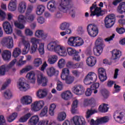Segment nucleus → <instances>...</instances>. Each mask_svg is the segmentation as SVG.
Returning a JSON list of instances; mask_svg holds the SVG:
<instances>
[{
  "label": "nucleus",
  "instance_id": "f257e3e1",
  "mask_svg": "<svg viewBox=\"0 0 125 125\" xmlns=\"http://www.w3.org/2000/svg\"><path fill=\"white\" fill-rule=\"evenodd\" d=\"M59 10L64 13L69 11L71 17L74 18L76 16L77 8L74 7V5L72 3V0H62L59 5Z\"/></svg>",
  "mask_w": 125,
  "mask_h": 125
},
{
  "label": "nucleus",
  "instance_id": "f03ea898",
  "mask_svg": "<svg viewBox=\"0 0 125 125\" xmlns=\"http://www.w3.org/2000/svg\"><path fill=\"white\" fill-rule=\"evenodd\" d=\"M34 9V6L32 5H28L25 12V16L20 15L18 17L19 22L21 23H26V22H33L36 18V16L34 14H32Z\"/></svg>",
  "mask_w": 125,
  "mask_h": 125
},
{
  "label": "nucleus",
  "instance_id": "7ed1b4c3",
  "mask_svg": "<svg viewBox=\"0 0 125 125\" xmlns=\"http://www.w3.org/2000/svg\"><path fill=\"white\" fill-rule=\"evenodd\" d=\"M103 52V39L98 38L95 42V47L93 48V53L95 56H100Z\"/></svg>",
  "mask_w": 125,
  "mask_h": 125
},
{
  "label": "nucleus",
  "instance_id": "20e7f679",
  "mask_svg": "<svg viewBox=\"0 0 125 125\" xmlns=\"http://www.w3.org/2000/svg\"><path fill=\"white\" fill-rule=\"evenodd\" d=\"M84 43L83 40L79 37L71 36L69 37L67 41V44L70 46L74 47H78L82 46Z\"/></svg>",
  "mask_w": 125,
  "mask_h": 125
},
{
  "label": "nucleus",
  "instance_id": "39448f33",
  "mask_svg": "<svg viewBox=\"0 0 125 125\" xmlns=\"http://www.w3.org/2000/svg\"><path fill=\"white\" fill-rule=\"evenodd\" d=\"M70 70L69 69L65 68L62 70L61 78L62 81H65L67 84H71L73 83L75 81V77L74 76H70Z\"/></svg>",
  "mask_w": 125,
  "mask_h": 125
},
{
  "label": "nucleus",
  "instance_id": "423d86ee",
  "mask_svg": "<svg viewBox=\"0 0 125 125\" xmlns=\"http://www.w3.org/2000/svg\"><path fill=\"white\" fill-rule=\"evenodd\" d=\"M90 16L93 17V16H96V17H100V16H103L104 15V12L101 10V7H97L96 4H93L92 6L90 7Z\"/></svg>",
  "mask_w": 125,
  "mask_h": 125
},
{
  "label": "nucleus",
  "instance_id": "0eeeda50",
  "mask_svg": "<svg viewBox=\"0 0 125 125\" xmlns=\"http://www.w3.org/2000/svg\"><path fill=\"white\" fill-rule=\"evenodd\" d=\"M125 111H119L117 110L113 114V118L117 123H119V124H125Z\"/></svg>",
  "mask_w": 125,
  "mask_h": 125
},
{
  "label": "nucleus",
  "instance_id": "6e6552de",
  "mask_svg": "<svg viewBox=\"0 0 125 125\" xmlns=\"http://www.w3.org/2000/svg\"><path fill=\"white\" fill-rule=\"evenodd\" d=\"M87 30L88 35L91 38H95L98 35V27L95 24H88L87 27Z\"/></svg>",
  "mask_w": 125,
  "mask_h": 125
},
{
  "label": "nucleus",
  "instance_id": "1a4fd4ad",
  "mask_svg": "<svg viewBox=\"0 0 125 125\" xmlns=\"http://www.w3.org/2000/svg\"><path fill=\"white\" fill-rule=\"evenodd\" d=\"M97 80V75L94 72H89L85 77L84 79V83L87 85L92 83H95Z\"/></svg>",
  "mask_w": 125,
  "mask_h": 125
},
{
  "label": "nucleus",
  "instance_id": "9d476101",
  "mask_svg": "<svg viewBox=\"0 0 125 125\" xmlns=\"http://www.w3.org/2000/svg\"><path fill=\"white\" fill-rule=\"evenodd\" d=\"M116 23V18L113 14L106 16L104 19V25L106 29H110Z\"/></svg>",
  "mask_w": 125,
  "mask_h": 125
},
{
  "label": "nucleus",
  "instance_id": "9b49d317",
  "mask_svg": "<svg viewBox=\"0 0 125 125\" xmlns=\"http://www.w3.org/2000/svg\"><path fill=\"white\" fill-rule=\"evenodd\" d=\"M16 59L13 60L9 64L2 65L0 67V77L4 76L5 72H8L10 69H11L15 64H16Z\"/></svg>",
  "mask_w": 125,
  "mask_h": 125
},
{
  "label": "nucleus",
  "instance_id": "f8f14e48",
  "mask_svg": "<svg viewBox=\"0 0 125 125\" xmlns=\"http://www.w3.org/2000/svg\"><path fill=\"white\" fill-rule=\"evenodd\" d=\"M1 43L3 45H5L7 48H12L14 46L13 38L10 36L4 38L1 41Z\"/></svg>",
  "mask_w": 125,
  "mask_h": 125
},
{
  "label": "nucleus",
  "instance_id": "ddd939ff",
  "mask_svg": "<svg viewBox=\"0 0 125 125\" xmlns=\"http://www.w3.org/2000/svg\"><path fill=\"white\" fill-rule=\"evenodd\" d=\"M44 106L43 101H36L31 104V108L35 112L40 111Z\"/></svg>",
  "mask_w": 125,
  "mask_h": 125
},
{
  "label": "nucleus",
  "instance_id": "4468645a",
  "mask_svg": "<svg viewBox=\"0 0 125 125\" xmlns=\"http://www.w3.org/2000/svg\"><path fill=\"white\" fill-rule=\"evenodd\" d=\"M109 122V118L107 117H104L94 121V119H91L90 122V125H98L100 124H105Z\"/></svg>",
  "mask_w": 125,
  "mask_h": 125
},
{
  "label": "nucleus",
  "instance_id": "2eb2a0df",
  "mask_svg": "<svg viewBox=\"0 0 125 125\" xmlns=\"http://www.w3.org/2000/svg\"><path fill=\"white\" fill-rule=\"evenodd\" d=\"M31 43L32 44V46L30 48V53L31 54H33L37 51L38 48V44L40 43V40L36 38H32L31 40Z\"/></svg>",
  "mask_w": 125,
  "mask_h": 125
},
{
  "label": "nucleus",
  "instance_id": "dca6fc26",
  "mask_svg": "<svg viewBox=\"0 0 125 125\" xmlns=\"http://www.w3.org/2000/svg\"><path fill=\"white\" fill-rule=\"evenodd\" d=\"M98 75L101 82H105L107 80L106 71L103 68H100L98 70Z\"/></svg>",
  "mask_w": 125,
  "mask_h": 125
},
{
  "label": "nucleus",
  "instance_id": "f3484780",
  "mask_svg": "<svg viewBox=\"0 0 125 125\" xmlns=\"http://www.w3.org/2000/svg\"><path fill=\"white\" fill-rule=\"evenodd\" d=\"M73 121L75 125H87L83 117L76 116L73 117Z\"/></svg>",
  "mask_w": 125,
  "mask_h": 125
},
{
  "label": "nucleus",
  "instance_id": "a211bd4d",
  "mask_svg": "<svg viewBox=\"0 0 125 125\" xmlns=\"http://www.w3.org/2000/svg\"><path fill=\"white\" fill-rule=\"evenodd\" d=\"M3 28L4 29V32L6 34L8 35H10V34H12L13 32V29H12V26L10 24V23L8 21H5L2 24Z\"/></svg>",
  "mask_w": 125,
  "mask_h": 125
},
{
  "label": "nucleus",
  "instance_id": "6ab92c4d",
  "mask_svg": "<svg viewBox=\"0 0 125 125\" xmlns=\"http://www.w3.org/2000/svg\"><path fill=\"white\" fill-rule=\"evenodd\" d=\"M84 88L81 85H75L73 87V92L77 95H82L84 93Z\"/></svg>",
  "mask_w": 125,
  "mask_h": 125
},
{
  "label": "nucleus",
  "instance_id": "aec40b11",
  "mask_svg": "<svg viewBox=\"0 0 125 125\" xmlns=\"http://www.w3.org/2000/svg\"><path fill=\"white\" fill-rule=\"evenodd\" d=\"M47 78L43 76V74H40L38 76L37 82L38 84H42V86L47 85Z\"/></svg>",
  "mask_w": 125,
  "mask_h": 125
},
{
  "label": "nucleus",
  "instance_id": "412c9836",
  "mask_svg": "<svg viewBox=\"0 0 125 125\" xmlns=\"http://www.w3.org/2000/svg\"><path fill=\"white\" fill-rule=\"evenodd\" d=\"M56 53L59 54L60 56L65 57L67 56V51L66 48L60 45L56 48Z\"/></svg>",
  "mask_w": 125,
  "mask_h": 125
},
{
  "label": "nucleus",
  "instance_id": "4be33fe9",
  "mask_svg": "<svg viewBox=\"0 0 125 125\" xmlns=\"http://www.w3.org/2000/svg\"><path fill=\"white\" fill-rule=\"evenodd\" d=\"M19 85L20 86L19 88L21 91H26L27 89L30 88V85L23 82L21 79L19 80Z\"/></svg>",
  "mask_w": 125,
  "mask_h": 125
},
{
  "label": "nucleus",
  "instance_id": "5701e85b",
  "mask_svg": "<svg viewBox=\"0 0 125 125\" xmlns=\"http://www.w3.org/2000/svg\"><path fill=\"white\" fill-rule=\"evenodd\" d=\"M60 45L57 44V42L55 41L51 42L48 44L47 48L50 51H55V52H56V48L59 47Z\"/></svg>",
  "mask_w": 125,
  "mask_h": 125
},
{
  "label": "nucleus",
  "instance_id": "b1692460",
  "mask_svg": "<svg viewBox=\"0 0 125 125\" xmlns=\"http://www.w3.org/2000/svg\"><path fill=\"white\" fill-rule=\"evenodd\" d=\"M46 72L49 77H52V76H58L59 74V71L56 70L53 67L47 68Z\"/></svg>",
  "mask_w": 125,
  "mask_h": 125
},
{
  "label": "nucleus",
  "instance_id": "393cba45",
  "mask_svg": "<svg viewBox=\"0 0 125 125\" xmlns=\"http://www.w3.org/2000/svg\"><path fill=\"white\" fill-rule=\"evenodd\" d=\"M96 58L92 56L87 58L86 61V63L89 67H93V66H95L96 64Z\"/></svg>",
  "mask_w": 125,
  "mask_h": 125
},
{
  "label": "nucleus",
  "instance_id": "a878e982",
  "mask_svg": "<svg viewBox=\"0 0 125 125\" xmlns=\"http://www.w3.org/2000/svg\"><path fill=\"white\" fill-rule=\"evenodd\" d=\"M1 55L4 61H9L11 58V52L8 50H5L3 51Z\"/></svg>",
  "mask_w": 125,
  "mask_h": 125
},
{
  "label": "nucleus",
  "instance_id": "bb28decb",
  "mask_svg": "<svg viewBox=\"0 0 125 125\" xmlns=\"http://www.w3.org/2000/svg\"><path fill=\"white\" fill-rule=\"evenodd\" d=\"M24 48L22 50L23 54H27L29 52V50H30V47H31V44H30V42L28 41H26L23 40L22 41Z\"/></svg>",
  "mask_w": 125,
  "mask_h": 125
},
{
  "label": "nucleus",
  "instance_id": "cd10ccee",
  "mask_svg": "<svg viewBox=\"0 0 125 125\" xmlns=\"http://www.w3.org/2000/svg\"><path fill=\"white\" fill-rule=\"evenodd\" d=\"M32 101V97L30 96H25L21 99V103L23 105H29Z\"/></svg>",
  "mask_w": 125,
  "mask_h": 125
},
{
  "label": "nucleus",
  "instance_id": "c85d7f7f",
  "mask_svg": "<svg viewBox=\"0 0 125 125\" xmlns=\"http://www.w3.org/2000/svg\"><path fill=\"white\" fill-rule=\"evenodd\" d=\"M40 121V118L38 115H34L32 116L28 121V125H38Z\"/></svg>",
  "mask_w": 125,
  "mask_h": 125
},
{
  "label": "nucleus",
  "instance_id": "c756f323",
  "mask_svg": "<svg viewBox=\"0 0 125 125\" xmlns=\"http://www.w3.org/2000/svg\"><path fill=\"white\" fill-rule=\"evenodd\" d=\"M47 7L50 12H54L56 10V7L55 6V1L51 0L48 2Z\"/></svg>",
  "mask_w": 125,
  "mask_h": 125
},
{
  "label": "nucleus",
  "instance_id": "7c9ffc66",
  "mask_svg": "<svg viewBox=\"0 0 125 125\" xmlns=\"http://www.w3.org/2000/svg\"><path fill=\"white\" fill-rule=\"evenodd\" d=\"M122 56V52L119 50H114L112 51L111 59L112 60H116L120 59Z\"/></svg>",
  "mask_w": 125,
  "mask_h": 125
},
{
  "label": "nucleus",
  "instance_id": "2f4dec72",
  "mask_svg": "<svg viewBox=\"0 0 125 125\" xmlns=\"http://www.w3.org/2000/svg\"><path fill=\"white\" fill-rule=\"evenodd\" d=\"M9 11H15L16 10V0H11L8 5Z\"/></svg>",
  "mask_w": 125,
  "mask_h": 125
},
{
  "label": "nucleus",
  "instance_id": "473e14b6",
  "mask_svg": "<svg viewBox=\"0 0 125 125\" xmlns=\"http://www.w3.org/2000/svg\"><path fill=\"white\" fill-rule=\"evenodd\" d=\"M72 93L70 91H65L61 94L62 98L64 100H69L71 98Z\"/></svg>",
  "mask_w": 125,
  "mask_h": 125
},
{
  "label": "nucleus",
  "instance_id": "72a5a7b5",
  "mask_svg": "<svg viewBox=\"0 0 125 125\" xmlns=\"http://www.w3.org/2000/svg\"><path fill=\"white\" fill-rule=\"evenodd\" d=\"M79 103V101L78 100H75L72 104V107H71V113L72 114H76L78 112V110L77 108H78V104Z\"/></svg>",
  "mask_w": 125,
  "mask_h": 125
},
{
  "label": "nucleus",
  "instance_id": "f704fd0d",
  "mask_svg": "<svg viewBox=\"0 0 125 125\" xmlns=\"http://www.w3.org/2000/svg\"><path fill=\"white\" fill-rule=\"evenodd\" d=\"M27 6L26 5V3L24 2H21L20 3L18 7V11L20 13H24L26 10Z\"/></svg>",
  "mask_w": 125,
  "mask_h": 125
},
{
  "label": "nucleus",
  "instance_id": "c9c22d12",
  "mask_svg": "<svg viewBox=\"0 0 125 125\" xmlns=\"http://www.w3.org/2000/svg\"><path fill=\"white\" fill-rule=\"evenodd\" d=\"M108 106V104H101L99 107L100 112H101L102 113H106V112H108V110H109Z\"/></svg>",
  "mask_w": 125,
  "mask_h": 125
},
{
  "label": "nucleus",
  "instance_id": "e433bc0d",
  "mask_svg": "<svg viewBox=\"0 0 125 125\" xmlns=\"http://www.w3.org/2000/svg\"><path fill=\"white\" fill-rule=\"evenodd\" d=\"M31 117H32V114L28 113L21 117L19 120V122H20V123H26Z\"/></svg>",
  "mask_w": 125,
  "mask_h": 125
},
{
  "label": "nucleus",
  "instance_id": "4c0bfd02",
  "mask_svg": "<svg viewBox=\"0 0 125 125\" xmlns=\"http://www.w3.org/2000/svg\"><path fill=\"white\" fill-rule=\"evenodd\" d=\"M117 11L120 14H123L125 12V2H123L119 4L117 8Z\"/></svg>",
  "mask_w": 125,
  "mask_h": 125
},
{
  "label": "nucleus",
  "instance_id": "58836bf2",
  "mask_svg": "<svg viewBox=\"0 0 125 125\" xmlns=\"http://www.w3.org/2000/svg\"><path fill=\"white\" fill-rule=\"evenodd\" d=\"M37 95L39 98H43L47 95V92L45 90H39L37 93Z\"/></svg>",
  "mask_w": 125,
  "mask_h": 125
},
{
  "label": "nucleus",
  "instance_id": "ea45409f",
  "mask_svg": "<svg viewBox=\"0 0 125 125\" xmlns=\"http://www.w3.org/2000/svg\"><path fill=\"white\" fill-rule=\"evenodd\" d=\"M44 10H45V7L43 5H40L37 6L36 13L37 15H42L44 12Z\"/></svg>",
  "mask_w": 125,
  "mask_h": 125
},
{
  "label": "nucleus",
  "instance_id": "a19ab883",
  "mask_svg": "<svg viewBox=\"0 0 125 125\" xmlns=\"http://www.w3.org/2000/svg\"><path fill=\"white\" fill-rule=\"evenodd\" d=\"M57 60H58V57L54 55L51 56V57L48 59V62L49 64H52L56 62H57Z\"/></svg>",
  "mask_w": 125,
  "mask_h": 125
},
{
  "label": "nucleus",
  "instance_id": "79ce46f5",
  "mask_svg": "<svg viewBox=\"0 0 125 125\" xmlns=\"http://www.w3.org/2000/svg\"><path fill=\"white\" fill-rule=\"evenodd\" d=\"M100 84L98 83H94L93 84H92L90 86V89L92 90H94V94H96L97 92H98V90H97V89L98 87H99Z\"/></svg>",
  "mask_w": 125,
  "mask_h": 125
},
{
  "label": "nucleus",
  "instance_id": "37998d69",
  "mask_svg": "<svg viewBox=\"0 0 125 125\" xmlns=\"http://www.w3.org/2000/svg\"><path fill=\"white\" fill-rule=\"evenodd\" d=\"M66 67L69 69H77L78 64L75 63L73 62H68L66 63Z\"/></svg>",
  "mask_w": 125,
  "mask_h": 125
},
{
  "label": "nucleus",
  "instance_id": "c03bdc74",
  "mask_svg": "<svg viewBox=\"0 0 125 125\" xmlns=\"http://www.w3.org/2000/svg\"><path fill=\"white\" fill-rule=\"evenodd\" d=\"M67 52L69 55V56H73L74 55L76 52H77L78 51L76 50L75 49L72 48V47H67Z\"/></svg>",
  "mask_w": 125,
  "mask_h": 125
},
{
  "label": "nucleus",
  "instance_id": "a18cd8bd",
  "mask_svg": "<svg viewBox=\"0 0 125 125\" xmlns=\"http://www.w3.org/2000/svg\"><path fill=\"white\" fill-rule=\"evenodd\" d=\"M66 117H67V115H66V113L64 112H60L59 114L58 119L60 122H62L66 119Z\"/></svg>",
  "mask_w": 125,
  "mask_h": 125
},
{
  "label": "nucleus",
  "instance_id": "49530a36",
  "mask_svg": "<svg viewBox=\"0 0 125 125\" xmlns=\"http://www.w3.org/2000/svg\"><path fill=\"white\" fill-rule=\"evenodd\" d=\"M95 113H97V110H96V109H88L86 112V119H89V118L91 117V115H93V114H95Z\"/></svg>",
  "mask_w": 125,
  "mask_h": 125
},
{
  "label": "nucleus",
  "instance_id": "de8ad7c7",
  "mask_svg": "<svg viewBox=\"0 0 125 125\" xmlns=\"http://www.w3.org/2000/svg\"><path fill=\"white\" fill-rule=\"evenodd\" d=\"M21 54V49L19 48H16L13 52V56L16 58V57H18L19 55Z\"/></svg>",
  "mask_w": 125,
  "mask_h": 125
},
{
  "label": "nucleus",
  "instance_id": "09e8293b",
  "mask_svg": "<svg viewBox=\"0 0 125 125\" xmlns=\"http://www.w3.org/2000/svg\"><path fill=\"white\" fill-rule=\"evenodd\" d=\"M4 97L5 99H10L12 97V93L10 90H7L4 92Z\"/></svg>",
  "mask_w": 125,
  "mask_h": 125
},
{
  "label": "nucleus",
  "instance_id": "8fccbe9b",
  "mask_svg": "<svg viewBox=\"0 0 125 125\" xmlns=\"http://www.w3.org/2000/svg\"><path fill=\"white\" fill-rule=\"evenodd\" d=\"M38 44L39 45L38 51L40 55H43V54H44V44L43 43H39V44Z\"/></svg>",
  "mask_w": 125,
  "mask_h": 125
},
{
  "label": "nucleus",
  "instance_id": "3c124183",
  "mask_svg": "<svg viewBox=\"0 0 125 125\" xmlns=\"http://www.w3.org/2000/svg\"><path fill=\"white\" fill-rule=\"evenodd\" d=\"M35 67H40L42 64V61L41 58L35 59L34 62Z\"/></svg>",
  "mask_w": 125,
  "mask_h": 125
},
{
  "label": "nucleus",
  "instance_id": "603ef678",
  "mask_svg": "<svg viewBox=\"0 0 125 125\" xmlns=\"http://www.w3.org/2000/svg\"><path fill=\"white\" fill-rule=\"evenodd\" d=\"M56 108V105L54 104H52L50 106V108L49 110V113L51 116H53L54 115V110Z\"/></svg>",
  "mask_w": 125,
  "mask_h": 125
},
{
  "label": "nucleus",
  "instance_id": "864d4df0",
  "mask_svg": "<svg viewBox=\"0 0 125 125\" xmlns=\"http://www.w3.org/2000/svg\"><path fill=\"white\" fill-rule=\"evenodd\" d=\"M48 111V108H47V106H44V108L42 110L40 114V116L44 117V116H45L47 114Z\"/></svg>",
  "mask_w": 125,
  "mask_h": 125
},
{
  "label": "nucleus",
  "instance_id": "5fc2aeb1",
  "mask_svg": "<svg viewBox=\"0 0 125 125\" xmlns=\"http://www.w3.org/2000/svg\"><path fill=\"white\" fill-rule=\"evenodd\" d=\"M69 27H70V24L65 22L62 23L61 25L60 29H61V30H62V31H64V30L69 29Z\"/></svg>",
  "mask_w": 125,
  "mask_h": 125
},
{
  "label": "nucleus",
  "instance_id": "6e6d98bb",
  "mask_svg": "<svg viewBox=\"0 0 125 125\" xmlns=\"http://www.w3.org/2000/svg\"><path fill=\"white\" fill-rule=\"evenodd\" d=\"M17 117V113H13L11 115L9 116V118H7L8 122L9 123H11V122H13L14 120L16 119Z\"/></svg>",
  "mask_w": 125,
  "mask_h": 125
},
{
  "label": "nucleus",
  "instance_id": "4d7b16f0",
  "mask_svg": "<svg viewBox=\"0 0 125 125\" xmlns=\"http://www.w3.org/2000/svg\"><path fill=\"white\" fill-rule=\"evenodd\" d=\"M72 59L77 62H80L81 60V56L79 55V51L76 52L75 54L73 55Z\"/></svg>",
  "mask_w": 125,
  "mask_h": 125
},
{
  "label": "nucleus",
  "instance_id": "13d9d810",
  "mask_svg": "<svg viewBox=\"0 0 125 125\" xmlns=\"http://www.w3.org/2000/svg\"><path fill=\"white\" fill-rule=\"evenodd\" d=\"M58 66L59 68L62 69L65 66V60L61 59L58 62Z\"/></svg>",
  "mask_w": 125,
  "mask_h": 125
},
{
  "label": "nucleus",
  "instance_id": "bf43d9fd",
  "mask_svg": "<svg viewBox=\"0 0 125 125\" xmlns=\"http://www.w3.org/2000/svg\"><path fill=\"white\" fill-rule=\"evenodd\" d=\"M14 25L15 27L18 28L19 29H24V28H25L24 24L20 23V22H18V21H15L14 22Z\"/></svg>",
  "mask_w": 125,
  "mask_h": 125
},
{
  "label": "nucleus",
  "instance_id": "052dcab7",
  "mask_svg": "<svg viewBox=\"0 0 125 125\" xmlns=\"http://www.w3.org/2000/svg\"><path fill=\"white\" fill-rule=\"evenodd\" d=\"M26 78L28 80H33V81H35V73L34 72H29L27 74Z\"/></svg>",
  "mask_w": 125,
  "mask_h": 125
},
{
  "label": "nucleus",
  "instance_id": "680f3d73",
  "mask_svg": "<svg viewBox=\"0 0 125 125\" xmlns=\"http://www.w3.org/2000/svg\"><path fill=\"white\" fill-rule=\"evenodd\" d=\"M102 94L104 98H108L109 96V92L106 89H103L102 90Z\"/></svg>",
  "mask_w": 125,
  "mask_h": 125
},
{
  "label": "nucleus",
  "instance_id": "e2e57ef3",
  "mask_svg": "<svg viewBox=\"0 0 125 125\" xmlns=\"http://www.w3.org/2000/svg\"><path fill=\"white\" fill-rule=\"evenodd\" d=\"M84 102L87 103L89 105H92V104L95 102V100H94V98H91L90 99H85L84 100Z\"/></svg>",
  "mask_w": 125,
  "mask_h": 125
},
{
  "label": "nucleus",
  "instance_id": "0e129e2a",
  "mask_svg": "<svg viewBox=\"0 0 125 125\" xmlns=\"http://www.w3.org/2000/svg\"><path fill=\"white\" fill-rule=\"evenodd\" d=\"M32 69H33V67L31 66H28L27 67L21 70V73L23 74V73H26V72H29V71H30V70H32Z\"/></svg>",
  "mask_w": 125,
  "mask_h": 125
},
{
  "label": "nucleus",
  "instance_id": "69168bd1",
  "mask_svg": "<svg viewBox=\"0 0 125 125\" xmlns=\"http://www.w3.org/2000/svg\"><path fill=\"white\" fill-rule=\"evenodd\" d=\"M5 16V13L3 11L0 10V18L1 19V21L4 20Z\"/></svg>",
  "mask_w": 125,
  "mask_h": 125
},
{
  "label": "nucleus",
  "instance_id": "338daca9",
  "mask_svg": "<svg viewBox=\"0 0 125 125\" xmlns=\"http://www.w3.org/2000/svg\"><path fill=\"white\" fill-rule=\"evenodd\" d=\"M42 33H43V31L42 30H37L35 32V36L37 38H41L42 37Z\"/></svg>",
  "mask_w": 125,
  "mask_h": 125
},
{
  "label": "nucleus",
  "instance_id": "774afa93",
  "mask_svg": "<svg viewBox=\"0 0 125 125\" xmlns=\"http://www.w3.org/2000/svg\"><path fill=\"white\" fill-rule=\"evenodd\" d=\"M48 120H44L40 121L38 125H47L48 124Z\"/></svg>",
  "mask_w": 125,
  "mask_h": 125
}]
</instances>
